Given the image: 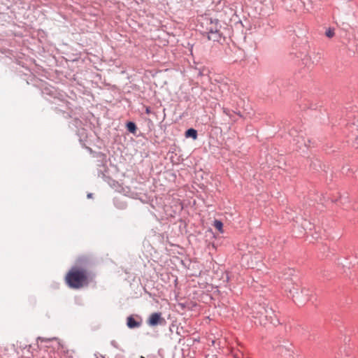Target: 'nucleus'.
Masks as SVG:
<instances>
[{
  "instance_id": "nucleus-1",
  "label": "nucleus",
  "mask_w": 358,
  "mask_h": 358,
  "mask_svg": "<svg viewBox=\"0 0 358 358\" xmlns=\"http://www.w3.org/2000/svg\"><path fill=\"white\" fill-rule=\"evenodd\" d=\"M93 275L88 270L73 266L65 275V282L71 289H78L88 286Z\"/></svg>"
},
{
  "instance_id": "nucleus-2",
  "label": "nucleus",
  "mask_w": 358,
  "mask_h": 358,
  "mask_svg": "<svg viewBox=\"0 0 358 358\" xmlns=\"http://www.w3.org/2000/svg\"><path fill=\"white\" fill-rule=\"evenodd\" d=\"M38 348L37 343H34V345L29 344L26 345L23 348L20 349L21 350V357L22 358H33L34 356V352L36 351Z\"/></svg>"
},
{
  "instance_id": "nucleus-3",
  "label": "nucleus",
  "mask_w": 358,
  "mask_h": 358,
  "mask_svg": "<svg viewBox=\"0 0 358 358\" xmlns=\"http://www.w3.org/2000/svg\"><path fill=\"white\" fill-rule=\"evenodd\" d=\"M203 24L206 26V33L208 34L209 33L217 31L220 29L218 21L217 20H213L211 18H205L204 21L202 22Z\"/></svg>"
},
{
  "instance_id": "nucleus-4",
  "label": "nucleus",
  "mask_w": 358,
  "mask_h": 358,
  "mask_svg": "<svg viewBox=\"0 0 358 358\" xmlns=\"http://www.w3.org/2000/svg\"><path fill=\"white\" fill-rule=\"evenodd\" d=\"M164 322V319L162 317L161 313H155L150 315L148 323L151 326H155Z\"/></svg>"
},
{
  "instance_id": "nucleus-5",
  "label": "nucleus",
  "mask_w": 358,
  "mask_h": 358,
  "mask_svg": "<svg viewBox=\"0 0 358 358\" xmlns=\"http://www.w3.org/2000/svg\"><path fill=\"white\" fill-rule=\"evenodd\" d=\"M127 324L129 328L134 329L138 327L141 325V322L136 321L132 315H130L127 317Z\"/></svg>"
},
{
  "instance_id": "nucleus-6",
  "label": "nucleus",
  "mask_w": 358,
  "mask_h": 358,
  "mask_svg": "<svg viewBox=\"0 0 358 358\" xmlns=\"http://www.w3.org/2000/svg\"><path fill=\"white\" fill-rule=\"evenodd\" d=\"M96 162H97V166H106V155L104 154L99 153L96 156Z\"/></svg>"
},
{
  "instance_id": "nucleus-7",
  "label": "nucleus",
  "mask_w": 358,
  "mask_h": 358,
  "mask_svg": "<svg viewBox=\"0 0 358 358\" xmlns=\"http://www.w3.org/2000/svg\"><path fill=\"white\" fill-rule=\"evenodd\" d=\"M209 41H218L221 38L220 29L207 34Z\"/></svg>"
},
{
  "instance_id": "nucleus-8",
  "label": "nucleus",
  "mask_w": 358,
  "mask_h": 358,
  "mask_svg": "<svg viewBox=\"0 0 358 358\" xmlns=\"http://www.w3.org/2000/svg\"><path fill=\"white\" fill-rule=\"evenodd\" d=\"M60 356L61 358H73L72 352L65 349L64 346L61 347Z\"/></svg>"
},
{
  "instance_id": "nucleus-9",
  "label": "nucleus",
  "mask_w": 358,
  "mask_h": 358,
  "mask_svg": "<svg viewBox=\"0 0 358 358\" xmlns=\"http://www.w3.org/2000/svg\"><path fill=\"white\" fill-rule=\"evenodd\" d=\"M127 129L129 133L134 134L136 131V126L134 122H129L127 123Z\"/></svg>"
},
{
  "instance_id": "nucleus-10",
  "label": "nucleus",
  "mask_w": 358,
  "mask_h": 358,
  "mask_svg": "<svg viewBox=\"0 0 358 358\" xmlns=\"http://www.w3.org/2000/svg\"><path fill=\"white\" fill-rule=\"evenodd\" d=\"M213 226L220 232H222L223 224L220 220H215Z\"/></svg>"
},
{
  "instance_id": "nucleus-11",
  "label": "nucleus",
  "mask_w": 358,
  "mask_h": 358,
  "mask_svg": "<svg viewBox=\"0 0 358 358\" xmlns=\"http://www.w3.org/2000/svg\"><path fill=\"white\" fill-rule=\"evenodd\" d=\"M234 358H245V355L241 351H237L233 353Z\"/></svg>"
},
{
  "instance_id": "nucleus-12",
  "label": "nucleus",
  "mask_w": 358,
  "mask_h": 358,
  "mask_svg": "<svg viewBox=\"0 0 358 358\" xmlns=\"http://www.w3.org/2000/svg\"><path fill=\"white\" fill-rule=\"evenodd\" d=\"M326 36L329 38L333 37L334 36V31L329 29L326 31Z\"/></svg>"
},
{
  "instance_id": "nucleus-13",
  "label": "nucleus",
  "mask_w": 358,
  "mask_h": 358,
  "mask_svg": "<svg viewBox=\"0 0 358 358\" xmlns=\"http://www.w3.org/2000/svg\"><path fill=\"white\" fill-rule=\"evenodd\" d=\"M185 134H196V131L194 129H189L185 131Z\"/></svg>"
},
{
  "instance_id": "nucleus-14",
  "label": "nucleus",
  "mask_w": 358,
  "mask_h": 358,
  "mask_svg": "<svg viewBox=\"0 0 358 358\" xmlns=\"http://www.w3.org/2000/svg\"><path fill=\"white\" fill-rule=\"evenodd\" d=\"M187 137H191L194 140L196 139L197 136H186Z\"/></svg>"
},
{
  "instance_id": "nucleus-15",
  "label": "nucleus",
  "mask_w": 358,
  "mask_h": 358,
  "mask_svg": "<svg viewBox=\"0 0 358 358\" xmlns=\"http://www.w3.org/2000/svg\"><path fill=\"white\" fill-rule=\"evenodd\" d=\"M90 136H87V135H85V138H87ZM91 137H96L97 138H99V136H90Z\"/></svg>"
},
{
  "instance_id": "nucleus-16",
  "label": "nucleus",
  "mask_w": 358,
  "mask_h": 358,
  "mask_svg": "<svg viewBox=\"0 0 358 358\" xmlns=\"http://www.w3.org/2000/svg\"><path fill=\"white\" fill-rule=\"evenodd\" d=\"M224 112L227 115H229L226 109H224Z\"/></svg>"
},
{
  "instance_id": "nucleus-17",
  "label": "nucleus",
  "mask_w": 358,
  "mask_h": 358,
  "mask_svg": "<svg viewBox=\"0 0 358 358\" xmlns=\"http://www.w3.org/2000/svg\"><path fill=\"white\" fill-rule=\"evenodd\" d=\"M92 194H89L87 195V196H88V197H92Z\"/></svg>"
},
{
  "instance_id": "nucleus-18",
  "label": "nucleus",
  "mask_w": 358,
  "mask_h": 358,
  "mask_svg": "<svg viewBox=\"0 0 358 358\" xmlns=\"http://www.w3.org/2000/svg\"><path fill=\"white\" fill-rule=\"evenodd\" d=\"M87 148H90V146H91V144L90 143L89 145H85Z\"/></svg>"
},
{
  "instance_id": "nucleus-19",
  "label": "nucleus",
  "mask_w": 358,
  "mask_h": 358,
  "mask_svg": "<svg viewBox=\"0 0 358 358\" xmlns=\"http://www.w3.org/2000/svg\"><path fill=\"white\" fill-rule=\"evenodd\" d=\"M140 358H145L144 357L141 356Z\"/></svg>"
},
{
  "instance_id": "nucleus-20",
  "label": "nucleus",
  "mask_w": 358,
  "mask_h": 358,
  "mask_svg": "<svg viewBox=\"0 0 358 358\" xmlns=\"http://www.w3.org/2000/svg\"><path fill=\"white\" fill-rule=\"evenodd\" d=\"M205 358H208L207 357H206Z\"/></svg>"
},
{
  "instance_id": "nucleus-21",
  "label": "nucleus",
  "mask_w": 358,
  "mask_h": 358,
  "mask_svg": "<svg viewBox=\"0 0 358 358\" xmlns=\"http://www.w3.org/2000/svg\"><path fill=\"white\" fill-rule=\"evenodd\" d=\"M43 358H44V357H43Z\"/></svg>"
}]
</instances>
